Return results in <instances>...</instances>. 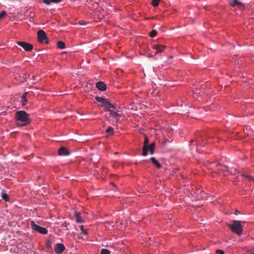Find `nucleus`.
<instances>
[{
  "mask_svg": "<svg viewBox=\"0 0 254 254\" xmlns=\"http://www.w3.org/2000/svg\"><path fill=\"white\" fill-rule=\"evenodd\" d=\"M29 117V114L26 113L24 111H19L15 114V119L17 121H20L24 123L22 124H19L18 123V126H23L29 124L30 120Z\"/></svg>",
  "mask_w": 254,
  "mask_h": 254,
  "instance_id": "1",
  "label": "nucleus"
},
{
  "mask_svg": "<svg viewBox=\"0 0 254 254\" xmlns=\"http://www.w3.org/2000/svg\"><path fill=\"white\" fill-rule=\"evenodd\" d=\"M241 223V222L240 221L234 220L232 224H228V227L233 233L238 235H240L243 231V226Z\"/></svg>",
  "mask_w": 254,
  "mask_h": 254,
  "instance_id": "2",
  "label": "nucleus"
},
{
  "mask_svg": "<svg viewBox=\"0 0 254 254\" xmlns=\"http://www.w3.org/2000/svg\"><path fill=\"white\" fill-rule=\"evenodd\" d=\"M31 228L33 230L41 234H47L48 233V230L46 228L40 226L35 223L33 221H31L30 222Z\"/></svg>",
  "mask_w": 254,
  "mask_h": 254,
  "instance_id": "3",
  "label": "nucleus"
},
{
  "mask_svg": "<svg viewBox=\"0 0 254 254\" xmlns=\"http://www.w3.org/2000/svg\"><path fill=\"white\" fill-rule=\"evenodd\" d=\"M38 41L41 43H48V40L46 33L42 30H40L37 32Z\"/></svg>",
  "mask_w": 254,
  "mask_h": 254,
  "instance_id": "4",
  "label": "nucleus"
},
{
  "mask_svg": "<svg viewBox=\"0 0 254 254\" xmlns=\"http://www.w3.org/2000/svg\"><path fill=\"white\" fill-rule=\"evenodd\" d=\"M96 100L100 103V106H104L105 110L108 109V107L110 105V102L106 99L103 97L97 96L95 98Z\"/></svg>",
  "mask_w": 254,
  "mask_h": 254,
  "instance_id": "5",
  "label": "nucleus"
},
{
  "mask_svg": "<svg viewBox=\"0 0 254 254\" xmlns=\"http://www.w3.org/2000/svg\"><path fill=\"white\" fill-rule=\"evenodd\" d=\"M17 44L26 51H30L33 49V46L31 44L25 42L19 41L17 42Z\"/></svg>",
  "mask_w": 254,
  "mask_h": 254,
  "instance_id": "6",
  "label": "nucleus"
},
{
  "mask_svg": "<svg viewBox=\"0 0 254 254\" xmlns=\"http://www.w3.org/2000/svg\"><path fill=\"white\" fill-rule=\"evenodd\" d=\"M149 145V139L146 136H145L144 141V145L142 148V155L143 156L147 155V146Z\"/></svg>",
  "mask_w": 254,
  "mask_h": 254,
  "instance_id": "7",
  "label": "nucleus"
},
{
  "mask_svg": "<svg viewBox=\"0 0 254 254\" xmlns=\"http://www.w3.org/2000/svg\"><path fill=\"white\" fill-rule=\"evenodd\" d=\"M65 250L64 246L62 244H57L55 246V252L57 254H60Z\"/></svg>",
  "mask_w": 254,
  "mask_h": 254,
  "instance_id": "8",
  "label": "nucleus"
},
{
  "mask_svg": "<svg viewBox=\"0 0 254 254\" xmlns=\"http://www.w3.org/2000/svg\"><path fill=\"white\" fill-rule=\"evenodd\" d=\"M229 4L232 6L237 5L240 8L244 7V4L239 0H231L229 1Z\"/></svg>",
  "mask_w": 254,
  "mask_h": 254,
  "instance_id": "9",
  "label": "nucleus"
},
{
  "mask_svg": "<svg viewBox=\"0 0 254 254\" xmlns=\"http://www.w3.org/2000/svg\"><path fill=\"white\" fill-rule=\"evenodd\" d=\"M153 48L156 50V53H162L166 48V46L162 45H155Z\"/></svg>",
  "mask_w": 254,
  "mask_h": 254,
  "instance_id": "10",
  "label": "nucleus"
},
{
  "mask_svg": "<svg viewBox=\"0 0 254 254\" xmlns=\"http://www.w3.org/2000/svg\"><path fill=\"white\" fill-rule=\"evenodd\" d=\"M96 87L101 91H105L106 89V85L102 81L97 82L96 84Z\"/></svg>",
  "mask_w": 254,
  "mask_h": 254,
  "instance_id": "11",
  "label": "nucleus"
},
{
  "mask_svg": "<svg viewBox=\"0 0 254 254\" xmlns=\"http://www.w3.org/2000/svg\"><path fill=\"white\" fill-rule=\"evenodd\" d=\"M58 152L60 155H67L69 154V152L68 149L64 147H61L59 149Z\"/></svg>",
  "mask_w": 254,
  "mask_h": 254,
  "instance_id": "12",
  "label": "nucleus"
},
{
  "mask_svg": "<svg viewBox=\"0 0 254 254\" xmlns=\"http://www.w3.org/2000/svg\"><path fill=\"white\" fill-rule=\"evenodd\" d=\"M74 215L75 217V221L77 223H82L84 221V219L81 216L80 213L77 211L74 212Z\"/></svg>",
  "mask_w": 254,
  "mask_h": 254,
  "instance_id": "13",
  "label": "nucleus"
},
{
  "mask_svg": "<svg viewBox=\"0 0 254 254\" xmlns=\"http://www.w3.org/2000/svg\"><path fill=\"white\" fill-rule=\"evenodd\" d=\"M108 111L110 112V115L112 116L116 120H119L121 116L117 113V112H118V110L114 111L112 109H109Z\"/></svg>",
  "mask_w": 254,
  "mask_h": 254,
  "instance_id": "14",
  "label": "nucleus"
},
{
  "mask_svg": "<svg viewBox=\"0 0 254 254\" xmlns=\"http://www.w3.org/2000/svg\"><path fill=\"white\" fill-rule=\"evenodd\" d=\"M155 149V143H151L149 146H147V153L149 151L151 154H153L154 153Z\"/></svg>",
  "mask_w": 254,
  "mask_h": 254,
  "instance_id": "15",
  "label": "nucleus"
},
{
  "mask_svg": "<svg viewBox=\"0 0 254 254\" xmlns=\"http://www.w3.org/2000/svg\"><path fill=\"white\" fill-rule=\"evenodd\" d=\"M43 1L45 4L47 5H49L52 2L55 3H59L61 1H62V0H43Z\"/></svg>",
  "mask_w": 254,
  "mask_h": 254,
  "instance_id": "16",
  "label": "nucleus"
},
{
  "mask_svg": "<svg viewBox=\"0 0 254 254\" xmlns=\"http://www.w3.org/2000/svg\"><path fill=\"white\" fill-rule=\"evenodd\" d=\"M150 160L151 161L152 163L156 166L157 168H160L161 167V164L154 157H151Z\"/></svg>",
  "mask_w": 254,
  "mask_h": 254,
  "instance_id": "17",
  "label": "nucleus"
},
{
  "mask_svg": "<svg viewBox=\"0 0 254 254\" xmlns=\"http://www.w3.org/2000/svg\"><path fill=\"white\" fill-rule=\"evenodd\" d=\"M27 92H25L23 94V95L21 96V101L22 102V105L23 106H25L27 103V100L26 98L27 97Z\"/></svg>",
  "mask_w": 254,
  "mask_h": 254,
  "instance_id": "18",
  "label": "nucleus"
},
{
  "mask_svg": "<svg viewBox=\"0 0 254 254\" xmlns=\"http://www.w3.org/2000/svg\"><path fill=\"white\" fill-rule=\"evenodd\" d=\"M1 197L3 200L6 201H9V196L4 191H2L1 192Z\"/></svg>",
  "mask_w": 254,
  "mask_h": 254,
  "instance_id": "19",
  "label": "nucleus"
},
{
  "mask_svg": "<svg viewBox=\"0 0 254 254\" xmlns=\"http://www.w3.org/2000/svg\"><path fill=\"white\" fill-rule=\"evenodd\" d=\"M57 47L59 49H63L65 48V44L63 41H60L57 43Z\"/></svg>",
  "mask_w": 254,
  "mask_h": 254,
  "instance_id": "20",
  "label": "nucleus"
},
{
  "mask_svg": "<svg viewBox=\"0 0 254 254\" xmlns=\"http://www.w3.org/2000/svg\"><path fill=\"white\" fill-rule=\"evenodd\" d=\"M106 132L108 134H112L113 133V128L112 127H109L106 130Z\"/></svg>",
  "mask_w": 254,
  "mask_h": 254,
  "instance_id": "21",
  "label": "nucleus"
},
{
  "mask_svg": "<svg viewBox=\"0 0 254 254\" xmlns=\"http://www.w3.org/2000/svg\"><path fill=\"white\" fill-rule=\"evenodd\" d=\"M159 1H160V0H152V4L153 6L156 7L158 5Z\"/></svg>",
  "mask_w": 254,
  "mask_h": 254,
  "instance_id": "22",
  "label": "nucleus"
},
{
  "mask_svg": "<svg viewBox=\"0 0 254 254\" xmlns=\"http://www.w3.org/2000/svg\"><path fill=\"white\" fill-rule=\"evenodd\" d=\"M242 176H243L244 177L248 179V180H254L253 177H252L251 176H249L248 175H246L245 174L242 173Z\"/></svg>",
  "mask_w": 254,
  "mask_h": 254,
  "instance_id": "23",
  "label": "nucleus"
},
{
  "mask_svg": "<svg viewBox=\"0 0 254 254\" xmlns=\"http://www.w3.org/2000/svg\"><path fill=\"white\" fill-rule=\"evenodd\" d=\"M157 31L155 30H152L150 33V36L151 37H154L157 35Z\"/></svg>",
  "mask_w": 254,
  "mask_h": 254,
  "instance_id": "24",
  "label": "nucleus"
},
{
  "mask_svg": "<svg viewBox=\"0 0 254 254\" xmlns=\"http://www.w3.org/2000/svg\"><path fill=\"white\" fill-rule=\"evenodd\" d=\"M111 108H112V109L115 110H118L115 106H114V105H113L110 103V105H109V106L108 107V109L106 110L108 111V110L111 109Z\"/></svg>",
  "mask_w": 254,
  "mask_h": 254,
  "instance_id": "25",
  "label": "nucleus"
},
{
  "mask_svg": "<svg viewBox=\"0 0 254 254\" xmlns=\"http://www.w3.org/2000/svg\"><path fill=\"white\" fill-rule=\"evenodd\" d=\"M110 251L107 249H102L101 251V254H110Z\"/></svg>",
  "mask_w": 254,
  "mask_h": 254,
  "instance_id": "26",
  "label": "nucleus"
},
{
  "mask_svg": "<svg viewBox=\"0 0 254 254\" xmlns=\"http://www.w3.org/2000/svg\"><path fill=\"white\" fill-rule=\"evenodd\" d=\"M79 228L80 229V230L85 234L87 235L88 233L87 232V231L84 229L83 226L81 225L79 226Z\"/></svg>",
  "mask_w": 254,
  "mask_h": 254,
  "instance_id": "27",
  "label": "nucleus"
},
{
  "mask_svg": "<svg viewBox=\"0 0 254 254\" xmlns=\"http://www.w3.org/2000/svg\"><path fill=\"white\" fill-rule=\"evenodd\" d=\"M6 14V13L5 11H3L0 13V19H2L3 17H4Z\"/></svg>",
  "mask_w": 254,
  "mask_h": 254,
  "instance_id": "28",
  "label": "nucleus"
},
{
  "mask_svg": "<svg viewBox=\"0 0 254 254\" xmlns=\"http://www.w3.org/2000/svg\"><path fill=\"white\" fill-rule=\"evenodd\" d=\"M46 246L48 248H52L51 242L50 241H47V243H46Z\"/></svg>",
  "mask_w": 254,
  "mask_h": 254,
  "instance_id": "29",
  "label": "nucleus"
},
{
  "mask_svg": "<svg viewBox=\"0 0 254 254\" xmlns=\"http://www.w3.org/2000/svg\"><path fill=\"white\" fill-rule=\"evenodd\" d=\"M216 253L217 254H224V252L222 250H216Z\"/></svg>",
  "mask_w": 254,
  "mask_h": 254,
  "instance_id": "30",
  "label": "nucleus"
},
{
  "mask_svg": "<svg viewBox=\"0 0 254 254\" xmlns=\"http://www.w3.org/2000/svg\"><path fill=\"white\" fill-rule=\"evenodd\" d=\"M238 211L237 210L236 211V214H237V213H238Z\"/></svg>",
  "mask_w": 254,
  "mask_h": 254,
  "instance_id": "31",
  "label": "nucleus"
},
{
  "mask_svg": "<svg viewBox=\"0 0 254 254\" xmlns=\"http://www.w3.org/2000/svg\"><path fill=\"white\" fill-rule=\"evenodd\" d=\"M254 254V252L253 253V254Z\"/></svg>",
  "mask_w": 254,
  "mask_h": 254,
  "instance_id": "32",
  "label": "nucleus"
}]
</instances>
